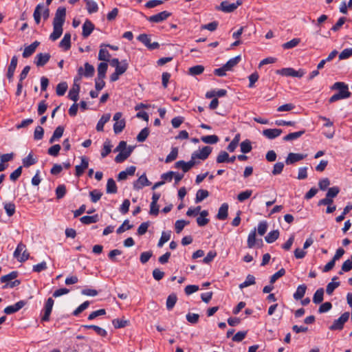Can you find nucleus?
<instances>
[{"mask_svg": "<svg viewBox=\"0 0 352 352\" xmlns=\"http://www.w3.org/2000/svg\"><path fill=\"white\" fill-rule=\"evenodd\" d=\"M66 17V9L64 7H59L56 11L53 20V32L50 36V38L54 41L63 34V25Z\"/></svg>", "mask_w": 352, "mask_h": 352, "instance_id": "1", "label": "nucleus"}, {"mask_svg": "<svg viewBox=\"0 0 352 352\" xmlns=\"http://www.w3.org/2000/svg\"><path fill=\"white\" fill-rule=\"evenodd\" d=\"M114 151L119 152L115 157L116 162L121 163L130 156L133 151V148L131 146L126 148V142L125 141H121Z\"/></svg>", "mask_w": 352, "mask_h": 352, "instance_id": "2", "label": "nucleus"}, {"mask_svg": "<svg viewBox=\"0 0 352 352\" xmlns=\"http://www.w3.org/2000/svg\"><path fill=\"white\" fill-rule=\"evenodd\" d=\"M41 16L43 19L46 20L50 16V10L47 7L44 8L43 4H38L33 13V17L36 24H39L41 22Z\"/></svg>", "mask_w": 352, "mask_h": 352, "instance_id": "3", "label": "nucleus"}, {"mask_svg": "<svg viewBox=\"0 0 352 352\" xmlns=\"http://www.w3.org/2000/svg\"><path fill=\"white\" fill-rule=\"evenodd\" d=\"M14 257L18 261L23 263L27 261L30 257V254L28 252L26 246L23 243H19L14 252Z\"/></svg>", "mask_w": 352, "mask_h": 352, "instance_id": "4", "label": "nucleus"}, {"mask_svg": "<svg viewBox=\"0 0 352 352\" xmlns=\"http://www.w3.org/2000/svg\"><path fill=\"white\" fill-rule=\"evenodd\" d=\"M276 72V74L284 76L296 78H302L305 74L304 69H300L298 70H295L292 67L283 68L281 69L277 70Z\"/></svg>", "mask_w": 352, "mask_h": 352, "instance_id": "5", "label": "nucleus"}, {"mask_svg": "<svg viewBox=\"0 0 352 352\" xmlns=\"http://www.w3.org/2000/svg\"><path fill=\"white\" fill-rule=\"evenodd\" d=\"M332 90H338L339 95L344 99L351 96V92L349 91L348 85L343 82H336L331 87Z\"/></svg>", "mask_w": 352, "mask_h": 352, "instance_id": "6", "label": "nucleus"}, {"mask_svg": "<svg viewBox=\"0 0 352 352\" xmlns=\"http://www.w3.org/2000/svg\"><path fill=\"white\" fill-rule=\"evenodd\" d=\"M122 113L117 112L113 116V131L116 134L121 133L125 127L126 122L124 119H122Z\"/></svg>", "mask_w": 352, "mask_h": 352, "instance_id": "7", "label": "nucleus"}, {"mask_svg": "<svg viewBox=\"0 0 352 352\" xmlns=\"http://www.w3.org/2000/svg\"><path fill=\"white\" fill-rule=\"evenodd\" d=\"M242 0H237L236 3H229L228 1H222L221 4L217 7V9L226 13H230L234 12L239 6L242 4Z\"/></svg>", "mask_w": 352, "mask_h": 352, "instance_id": "8", "label": "nucleus"}, {"mask_svg": "<svg viewBox=\"0 0 352 352\" xmlns=\"http://www.w3.org/2000/svg\"><path fill=\"white\" fill-rule=\"evenodd\" d=\"M349 313L344 312L338 319L334 320L333 324L330 326L329 329L332 331L342 330L344 327V323L349 320Z\"/></svg>", "mask_w": 352, "mask_h": 352, "instance_id": "9", "label": "nucleus"}, {"mask_svg": "<svg viewBox=\"0 0 352 352\" xmlns=\"http://www.w3.org/2000/svg\"><path fill=\"white\" fill-rule=\"evenodd\" d=\"M94 67L91 65H90L88 63H86L85 64V69H83L82 67H80L78 69V75H82L85 77L89 78L92 77L94 74Z\"/></svg>", "mask_w": 352, "mask_h": 352, "instance_id": "10", "label": "nucleus"}, {"mask_svg": "<svg viewBox=\"0 0 352 352\" xmlns=\"http://www.w3.org/2000/svg\"><path fill=\"white\" fill-rule=\"evenodd\" d=\"M169 16H170V12L167 11H163L157 14L148 17L147 20L151 23H160L166 20Z\"/></svg>", "mask_w": 352, "mask_h": 352, "instance_id": "11", "label": "nucleus"}, {"mask_svg": "<svg viewBox=\"0 0 352 352\" xmlns=\"http://www.w3.org/2000/svg\"><path fill=\"white\" fill-rule=\"evenodd\" d=\"M81 160V164L80 165L76 166V175L77 177H80L82 175L85 170L88 168L89 166V160L85 156H82L80 157Z\"/></svg>", "mask_w": 352, "mask_h": 352, "instance_id": "12", "label": "nucleus"}, {"mask_svg": "<svg viewBox=\"0 0 352 352\" xmlns=\"http://www.w3.org/2000/svg\"><path fill=\"white\" fill-rule=\"evenodd\" d=\"M151 182L147 179L145 174L141 175L135 182L133 183V188L135 190L142 189L144 186L151 185Z\"/></svg>", "mask_w": 352, "mask_h": 352, "instance_id": "13", "label": "nucleus"}, {"mask_svg": "<svg viewBox=\"0 0 352 352\" xmlns=\"http://www.w3.org/2000/svg\"><path fill=\"white\" fill-rule=\"evenodd\" d=\"M306 157L305 155L300 153H289L285 160V163L287 165L293 164L295 162L303 160Z\"/></svg>", "mask_w": 352, "mask_h": 352, "instance_id": "14", "label": "nucleus"}, {"mask_svg": "<svg viewBox=\"0 0 352 352\" xmlns=\"http://www.w3.org/2000/svg\"><path fill=\"white\" fill-rule=\"evenodd\" d=\"M25 304V302L23 300H20L13 305L6 307L4 309V313L8 315L14 314L23 308Z\"/></svg>", "mask_w": 352, "mask_h": 352, "instance_id": "15", "label": "nucleus"}, {"mask_svg": "<svg viewBox=\"0 0 352 352\" xmlns=\"http://www.w3.org/2000/svg\"><path fill=\"white\" fill-rule=\"evenodd\" d=\"M18 58L16 56H14L10 61V64L8 66V72H7V78L10 81H12L13 79L14 71L16 69V65H17Z\"/></svg>", "mask_w": 352, "mask_h": 352, "instance_id": "16", "label": "nucleus"}, {"mask_svg": "<svg viewBox=\"0 0 352 352\" xmlns=\"http://www.w3.org/2000/svg\"><path fill=\"white\" fill-rule=\"evenodd\" d=\"M50 55L48 53H40L36 55L35 58V64L38 67H42L44 66L50 60Z\"/></svg>", "mask_w": 352, "mask_h": 352, "instance_id": "17", "label": "nucleus"}, {"mask_svg": "<svg viewBox=\"0 0 352 352\" xmlns=\"http://www.w3.org/2000/svg\"><path fill=\"white\" fill-rule=\"evenodd\" d=\"M283 131L280 129H267L263 131V135L268 139H274L278 137Z\"/></svg>", "mask_w": 352, "mask_h": 352, "instance_id": "18", "label": "nucleus"}, {"mask_svg": "<svg viewBox=\"0 0 352 352\" xmlns=\"http://www.w3.org/2000/svg\"><path fill=\"white\" fill-rule=\"evenodd\" d=\"M212 152V148L210 146H204L201 150L195 151L192 154L196 155L197 159L204 160L208 158L210 153Z\"/></svg>", "mask_w": 352, "mask_h": 352, "instance_id": "19", "label": "nucleus"}, {"mask_svg": "<svg viewBox=\"0 0 352 352\" xmlns=\"http://www.w3.org/2000/svg\"><path fill=\"white\" fill-rule=\"evenodd\" d=\"M40 43L38 41H34L31 45L25 47L24 51L23 52V58H28L32 54H33L36 49V47L39 45Z\"/></svg>", "mask_w": 352, "mask_h": 352, "instance_id": "20", "label": "nucleus"}, {"mask_svg": "<svg viewBox=\"0 0 352 352\" xmlns=\"http://www.w3.org/2000/svg\"><path fill=\"white\" fill-rule=\"evenodd\" d=\"M94 29V24L89 20H86L84 24L82 25V36L84 38L88 37L91 34Z\"/></svg>", "mask_w": 352, "mask_h": 352, "instance_id": "21", "label": "nucleus"}, {"mask_svg": "<svg viewBox=\"0 0 352 352\" xmlns=\"http://www.w3.org/2000/svg\"><path fill=\"white\" fill-rule=\"evenodd\" d=\"M228 204L227 203L223 204L218 210L217 218L219 220H225L228 215Z\"/></svg>", "mask_w": 352, "mask_h": 352, "instance_id": "22", "label": "nucleus"}, {"mask_svg": "<svg viewBox=\"0 0 352 352\" xmlns=\"http://www.w3.org/2000/svg\"><path fill=\"white\" fill-rule=\"evenodd\" d=\"M86 5V9L89 14L96 13L98 11V3L94 0H83Z\"/></svg>", "mask_w": 352, "mask_h": 352, "instance_id": "23", "label": "nucleus"}, {"mask_svg": "<svg viewBox=\"0 0 352 352\" xmlns=\"http://www.w3.org/2000/svg\"><path fill=\"white\" fill-rule=\"evenodd\" d=\"M80 91V85H73V87L69 90L68 97L70 100L76 102L78 99V94Z\"/></svg>", "mask_w": 352, "mask_h": 352, "instance_id": "24", "label": "nucleus"}, {"mask_svg": "<svg viewBox=\"0 0 352 352\" xmlns=\"http://www.w3.org/2000/svg\"><path fill=\"white\" fill-rule=\"evenodd\" d=\"M111 118V114L110 113H106V114H104L101 118L99 120V121L97 123V125H96V130L98 131H102L103 129H104V125L109 121Z\"/></svg>", "mask_w": 352, "mask_h": 352, "instance_id": "25", "label": "nucleus"}, {"mask_svg": "<svg viewBox=\"0 0 352 352\" xmlns=\"http://www.w3.org/2000/svg\"><path fill=\"white\" fill-rule=\"evenodd\" d=\"M82 327L84 329H93V330H94V331L96 332V333L98 335H99L102 337H106L107 335V332L105 329H104L98 326H96V325H94V324L82 325Z\"/></svg>", "mask_w": 352, "mask_h": 352, "instance_id": "26", "label": "nucleus"}, {"mask_svg": "<svg viewBox=\"0 0 352 352\" xmlns=\"http://www.w3.org/2000/svg\"><path fill=\"white\" fill-rule=\"evenodd\" d=\"M71 35L66 33L59 43V46L65 50H68L71 47Z\"/></svg>", "mask_w": 352, "mask_h": 352, "instance_id": "27", "label": "nucleus"}, {"mask_svg": "<svg viewBox=\"0 0 352 352\" xmlns=\"http://www.w3.org/2000/svg\"><path fill=\"white\" fill-rule=\"evenodd\" d=\"M208 215L207 210H203L200 212V216L197 218V223L199 226H205L209 222V219L206 218Z\"/></svg>", "mask_w": 352, "mask_h": 352, "instance_id": "28", "label": "nucleus"}, {"mask_svg": "<svg viewBox=\"0 0 352 352\" xmlns=\"http://www.w3.org/2000/svg\"><path fill=\"white\" fill-rule=\"evenodd\" d=\"M112 144L111 142V140L109 139H107L104 144L103 147L101 151V157L102 158L107 157L111 151Z\"/></svg>", "mask_w": 352, "mask_h": 352, "instance_id": "29", "label": "nucleus"}, {"mask_svg": "<svg viewBox=\"0 0 352 352\" xmlns=\"http://www.w3.org/2000/svg\"><path fill=\"white\" fill-rule=\"evenodd\" d=\"M64 132V127L62 126H58L55 131H54V133L51 138L50 139V143H53L54 142L59 140Z\"/></svg>", "mask_w": 352, "mask_h": 352, "instance_id": "30", "label": "nucleus"}, {"mask_svg": "<svg viewBox=\"0 0 352 352\" xmlns=\"http://www.w3.org/2000/svg\"><path fill=\"white\" fill-rule=\"evenodd\" d=\"M98 220L99 218L98 214L93 216H83L80 219L81 223L87 225L96 223Z\"/></svg>", "mask_w": 352, "mask_h": 352, "instance_id": "31", "label": "nucleus"}, {"mask_svg": "<svg viewBox=\"0 0 352 352\" xmlns=\"http://www.w3.org/2000/svg\"><path fill=\"white\" fill-rule=\"evenodd\" d=\"M307 289V286L305 285H299L295 293L294 294V298L296 300H300L302 298V297L305 296V292Z\"/></svg>", "mask_w": 352, "mask_h": 352, "instance_id": "32", "label": "nucleus"}, {"mask_svg": "<svg viewBox=\"0 0 352 352\" xmlns=\"http://www.w3.org/2000/svg\"><path fill=\"white\" fill-rule=\"evenodd\" d=\"M106 190L107 192L109 194H114L117 192V186L113 179L109 178L107 180Z\"/></svg>", "mask_w": 352, "mask_h": 352, "instance_id": "33", "label": "nucleus"}, {"mask_svg": "<svg viewBox=\"0 0 352 352\" xmlns=\"http://www.w3.org/2000/svg\"><path fill=\"white\" fill-rule=\"evenodd\" d=\"M279 236V231L278 230H273L270 232L267 236L265 237V239L267 243H272L276 241Z\"/></svg>", "mask_w": 352, "mask_h": 352, "instance_id": "34", "label": "nucleus"}, {"mask_svg": "<svg viewBox=\"0 0 352 352\" xmlns=\"http://www.w3.org/2000/svg\"><path fill=\"white\" fill-rule=\"evenodd\" d=\"M100 47L101 48L98 53V59L100 60H103L104 62L109 61L110 54L109 51L105 48H102V45H101Z\"/></svg>", "mask_w": 352, "mask_h": 352, "instance_id": "35", "label": "nucleus"}, {"mask_svg": "<svg viewBox=\"0 0 352 352\" xmlns=\"http://www.w3.org/2000/svg\"><path fill=\"white\" fill-rule=\"evenodd\" d=\"M255 283V277L252 274H248L246 277L245 280L239 285V288L242 289L248 286L254 285Z\"/></svg>", "mask_w": 352, "mask_h": 352, "instance_id": "36", "label": "nucleus"}, {"mask_svg": "<svg viewBox=\"0 0 352 352\" xmlns=\"http://www.w3.org/2000/svg\"><path fill=\"white\" fill-rule=\"evenodd\" d=\"M241 60V56H235L231 59H230L224 65L225 67L228 69V71L232 69V68L236 66Z\"/></svg>", "mask_w": 352, "mask_h": 352, "instance_id": "37", "label": "nucleus"}, {"mask_svg": "<svg viewBox=\"0 0 352 352\" xmlns=\"http://www.w3.org/2000/svg\"><path fill=\"white\" fill-rule=\"evenodd\" d=\"M305 130L299 131L297 132L290 133L288 135L283 137L284 141H291L296 140L298 138H300L301 135H302L305 133Z\"/></svg>", "mask_w": 352, "mask_h": 352, "instance_id": "38", "label": "nucleus"}, {"mask_svg": "<svg viewBox=\"0 0 352 352\" xmlns=\"http://www.w3.org/2000/svg\"><path fill=\"white\" fill-rule=\"evenodd\" d=\"M112 324L116 329H120V328H123V327L129 325V321L127 320H125L124 318H122V319L116 318V319L113 320Z\"/></svg>", "mask_w": 352, "mask_h": 352, "instance_id": "39", "label": "nucleus"}, {"mask_svg": "<svg viewBox=\"0 0 352 352\" xmlns=\"http://www.w3.org/2000/svg\"><path fill=\"white\" fill-rule=\"evenodd\" d=\"M177 300V298L176 294H170L166 299V308L168 310L172 309L174 307Z\"/></svg>", "mask_w": 352, "mask_h": 352, "instance_id": "40", "label": "nucleus"}, {"mask_svg": "<svg viewBox=\"0 0 352 352\" xmlns=\"http://www.w3.org/2000/svg\"><path fill=\"white\" fill-rule=\"evenodd\" d=\"M209 195V192L206 190L200 189L197 192L195 202L199 203L202 201L204 199L207 198Z\"/></svg>", "mask_w": 352, "mask_h": 352, "instance_id": "41", "label": "nucleus"}, {"mask_svg": "<svg viewBox=\"0 0 352 352\" xmlns=\"http://www.w3.org/2000/svg\"><path fill=\"white\" fill-rule=\"evenodd\" d=\"M300 42V38H295L292 39L291 41L286 42L282 45V47L285 49H292L296 47Z\"/></svg>", "mask_w": 352, "mask_h": 352, "instance_id": "42", "label": "nucleus"}, {"mask_svg": "<svg viewBox=\"0 0 352 352\" xmlns=\"http://www.w3.org/2000/svg\"><path fill=\"white\" fill-rule=\"evenodd\" d=\"M338 278L336 276L333 277L332 278V282L329 283L327 285L326 292L329 295H331L333 292L335 290L336 288L339 287L340 283L339 282H334Z\"/></svg>", "mask_w": 352, "mask_h": 352, "instance_id": "43", "label": "nucleus"}, {"mask_svg": "<svg viewBox=\"0 0 352 352\" xmlns=\"http://www.w3.org/2000/svg\"><path fill=\"white\" fill-rule=\"evenodd\" d=\"M323 296L324 289L322 288L317 289L313 297L314 302L316 304L320 303L323 300Z\"/></svg>", "mask_w": 352, "mask_h": 352, "instance_id": "44", "label": "nucleus"}, {"mask_svg": "<svg viewBox=\"0 0 352 352\" xmlns=\"http://www.w3.org/2000/svg\"><path fill=\"white\" fill-rule=\"evenodd\" d=\"M256 229L254 228L253 230H252L248 237V247L249 248H252L256 243Z\"/></svg>", "mask_w": 352, "mask_h": 352, "instance_id": "45", "label": "nucleus"}, {"mask_svg": "<svg viewBox=\"0 0 352 352\" xmlns=\"http://www.w3.org/2000/svg\"><path fill=\"white\" fill-rule=\"evenodd\" d=\"M201 141L206 144H216L219 141V138L216 135H210L203 136L201 138Z\"/></svg>", "mask_w": 352, "mask_h": 352, "instance_id": "46", "label": "nucleus"}, {"mask_svg": "<svg viewBox=\"0 0 352 352\" xmlns=\"http://www.w3.org/2000/svg\"><path fill=\"white\" fill-rule=\"evenodd\" d=\"M107 67L108 65L107 62L100 63L98 66V76L105 78Z\"/></svg>", "mask_w": 352, "mask_h": 352, "instance_id": "47", "label": "nucleus"}, {"mask_svg": "<svg viewBox=\"0 0 352 352\" xmlns=\"http://www.w3.org/2000/svg\"><path fill=\"white\" fill-rule=\"evenodd\" d=\"M129 65L126 60H122L120 63L116 67V72L118 74H123L128 69Z\"/></svg>", "mask_w": 352, "mask_h": 352, "instance_id": "48", "label": "nucleus"}, {"mask_svg": "<svg viewBox=\"0 0 352 352\" xmlns=\"http://www.w3.org/2000/svg\"><path fill=\"white\" fill-rule=\"evenodd\" d=\"M204 71V67L202 65H195L189 68L188 73L192 76H197L202 74Z\"/></svg>", "mask_w": 352, "mask_h": 352, "instance_id": "49", "label": "nucleus"}, {"mask_svg": "<svg viewBox=\"0 0 352 352\" xmlns=\"http://www.w3.org/2000/svg\"><path fill=\"white\" fill-rule=\"evenodd\" d=\"M239 140H240V135L239 134H237L235 135V137L233 138V140H232V142L228 144V147H227V149L230 151V152H233L234 151V150L236 149V148L237 147L238 144H239Z\"/></svg>", "mask_w": 352, "mask_h": 352, "instance_id": "50", "label": "nucleus"}, {"mask_svg": "<svg viewBox=\"0 0 352 352\" xmlns=\"http://www.w3.org/2000/svg\"><path fill=\"white\" fill-rule=\"evenodd\" d=\"M67 82H60L59 84L57 85L56 86V94L59 96H63L67 89Z\"/></svg>", "mask_w": 352, "mask_h": 352, "instance_id": "51", "label": "nucleus"}, {"mask_svg": "<svg viewBox=\"0 0 352 352\" xmlns=\"http://www.w3.org/2000/svg\"><path fill=\"white\" fill-rule=\"evenodd\" d=\"M67 192L66 187L64 184L58 185L56 189V199H60L65 195Z\"/></svg>", "mask_w": 352, "mask_h": 352, "instance_id": "52", "label": "nucleus"}, {"mask_svg": "<svg viewBox=\"0 0 352 352\" xmlns=\"http://www.w3.org/2000/svg\"><path fill=\"white\" fill-rule=\"evenodd\" d=\"M252 194V190H246L245 191L240 192L237 195V199L240 202H243L246 199H249L251 197Z\"/></svg>", "mask_w": 352, "mask_h": 352, "instance_id": "53", "label": "nucleus"}, {"mask_svg": "<svg viewBox=\"0 0 352 352\" xmlns=\"http://www.w3.org/2000/svg\"><path fill=\"white\" fill-rule=\"evenodd\" d=\"M15 208V205L12 202L4 204V209L8 217H12L14 214Z\"/></svg>", "mask_w": 352, "mask_h": 352, "instance_id": "54", "label": "nucleus"}, {"mask_svg": "<svg viewBox=\"0 0 352 352\" xmlns=\"http://www.w3.org/2000/svg\"><path fill=\"white\" fill-rule=\"evenodd\" d=\"M240 146H241V151L243 153H248L250 152L252 148L251 142L248 140L243 141L241 143Z\"/></svg>", "mask_w": 352, "mask_h": 352, "instance_id": "55", "label": "nucleus"}, {"mask_svg": "<svg viewBox=\"0 0 352 352\" xmlns=\"http://www.w3.org/2000/svg\"><path fill=\"white\" fill-rule=\"evenodd\" d=\"M36 160L33 157L32 153H29V155L23 160V164L25 167H29L36 164Z\"/></svg>", "mask_w": 352, "mask_h": 352, "instance_id": "56", "label": "nucleus"}, {"mask_svg": "<svg viewBox=\"0 0 352 352\" xmlns=\"http://www.w3.org/2000/svg\"><path fill=\"white\" fill-rule=\"evenodd\" d=\"M178 155V148L177 147L172 148L170 153L166 156V163H169L175 160Z\"/></svg>", "mask_w": 352, "mask_h": 352, "instance_id": "57", "label": "nucleus"}, {"mask_svg": "<svg viewBox=\"0 0 352 352\" xmlns=\"http://www.w3.org/2000/svg\"><path fill=\"white\" fill-rule=\"evenodd\" d=\"M18 276V273L16 272H12L8 274L3 276L1 277L0 280L1 283H8L14 279H15Z\"/></svg>", "mask_w": 352, "mask_h": 352, "instance_id": "58", "label": "nucleus"}, {"mask_svg": "<svg viewBox=\"0 0 352 352\" xmlns=\"http://www.w3.org/2000/svg\"><path fill=\"white\" fill-rule=\"evenodd\" d=\"M149 135V130L148 128L143 129L138 135L136 139L139 142H143L146 140Z\"/></svg>", "mask_w": 352, "mask_h": 352, "instance_id": "59", "label": "nucleus"}, {"mask_svg": "<svg viewBox=\"0 0 352 352\" xmlns=\"http://www.w3.org/2000/svg\"><path fill=\"white\" fill-rule=\"evenodd\" d=\"M102 195V193L98 190H94L89 192V196L91 197V201L93 203H96L99 201Z\"/></svg>", "mask_w": 352, "mask_h": 352, "instance_id": "60", "label": "nucleus"}, {"mask_svg": "<svg viewBox=\"0 0 352 352\" xmlns=\"http://www.w3.org/2000/svg\"><path fill=\"white\" fill-rule=\"evenodd\" d=\"M137 38L139 41L142 43L146 47L148 48V46H150L151 42V38L149 37V36L148 34H140Z\"/></svg>", "mask_w": 352, "mask_h": 352, "instance_id": "61", "label": "nucleus"}, {"mask_svg": "<svg viewBox=\"0 0 352 352\" xmlns=\"http://www.w3.org/2000/svg\"><path fill=\"white\" fill-rule=\"evenodd\" d=\"M189 221H186L184 220H177L175 222V231L177 233H180L184 228L189 224Z\"/></svg>", "mask_w": 352, "mask_h": 352, "instance_id": "62", "label": "nucleus"}, {"mask_svg": "<svg viewBox=\"0 0 352 352\" xmlns=\"http://www.w3.org/2000/svg\"><path fill=\"white\" fill-rule=\"evenodd\" d=\"M44 134V129L42 126H38L35 128L34 132V138L36 140H40L43 139Z\"/></svg>", "mask_w": 352, "mask_h": 352, "instance_id": "63", "label": "nucleus"}, {"mask_svg": "<svg viewBox=\"0 0 352 352\" xmlns=\"http://www.w3.org/2000/svg\"><path fill=\"white\" fill-rule=\"evenodd\" d=\"M284 168L283 162H277L274 165L273 170L272 171V175H277L282 173Z\"/></svg>", "mask_w": 352, "mask_h": 352, "instance_id": "64", "label": "nucleus"}]
</instances>
